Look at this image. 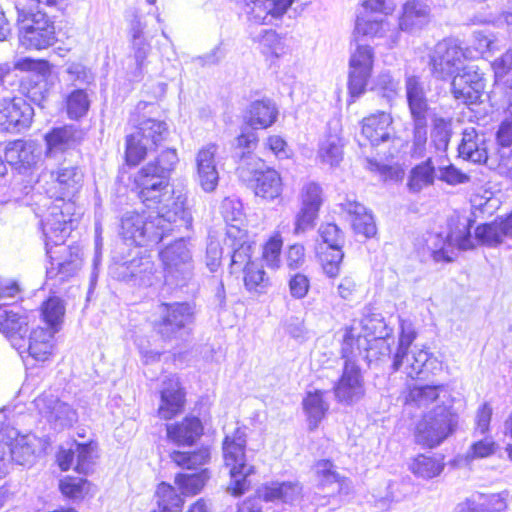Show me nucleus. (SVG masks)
<instances>
[{"instance_id": "3c124183", "label": "nucleus", "mask_w": 512, "mask_h": 512, "mask_svg": "<svg viewBox=\"0 0 512 512\" xmlns=\"http://www.w3.org/2000/svg\"><path fill=\"white\" fill-rule=\"evenodd\" d=\"M389 29V23L383 18H372L370 15L360 14L357 17L355 32L368 37H383Z\"/></svg>"}, {"instance_id": "20e7f679", "label": "nucleus", "mask_w": 512, "mask_h": 512, "mask_svg": "<svg viewBox=\"0 0 512 512\" xmlns=\"http://www.w3.org/2000/svg\"><path fill=\"white\" fill-rule=\"evenodd\" d=\"M14 6L22 46L41 50L55 43V26L49 12L57 8V0H15Z\"/></svg>"}, {"instance_id": "b1692460", "label": "nucleus", "mask_w": 512, "mask_h": 512, "mask_svg": "<svg viewBox=\"0 0 512 512\" xmlns=\"http://www.w3.org/2000/svg\"><path fill=\"white\" fill-rule=\"evenodd\" d=\"M53 181L52 196L64 201H73L83 186L84 174L76 166L61 167L50 174Z\"/></svg>"}, {"instance_id": "69168bd1", "label": "nucleus", "mask_w": 512, "mask_h": 512, "mask_svg": "<svg viewBox=\"0 0 512 512\" xmlns=\"http://www.w3.org/2000/svg\"><path fill=\"white\" fill-rule=\"evenodd\" d=\"M322 204V189L315 182L303 185L301 189V206L320 209Z\"/></svg>"}, {"instance_id": "473e14b6", "label": "nucleus", "mask_w": 512, "mask_h": 512, "mask_svg": "<svg viewBox=\"0 0 512 512\" xmlns=\"http://www.w3.org/2000/svg\"><path fill=\"white\" fill-rule=\"evenodd\" d=\"M167 437L177 445H193L203 434V425L198 417L187 416L182 421L166 426Z\"/></svg>"}, {"instance_id": "37998d69", "label": "nucleus", "mask_w": 512, "mask_h": 512, "mask_svg": "<svg viewBox=\"0 0 512 512\" xmlns=\"http://www.w3.org/2000/svg\"><path fill=\"white\" fill-rule=\"evenodd\" d=\"M347 330H351V328H347L345 332ZM352 330L355 331L354 328ZM354 335L355 337L364 338L367 342L365 346L361 347V354L356 350L357 360L362 358L367 361L368 365H377L383 358L390 355V345L384 336H376L372 341H369L366 336H361L356 332H354Z\"/></svg>"}, {"instance_id": "cd10ccee", "label": "nucleus", "mask_w": 512, "mask_h": 512, "mask_svg": "<svg viewBox=\"0 0 512 512\" xmlns=\"http://www.w3.org/2000/svg\"><path fill=\"white\" fill-rule=\"evenodd\" d=\"M218 146L210 143L199 150L196 156L197 174L201 187L212 192L218 185L219 173L215 163Z\"/></svg>"}, {"instance_id": "2f4dec72", "label": "nucleus", "mask_w": 512, "mask_h": 512, "mask_svg": "<svg viewBox=\"0 0 512 512\" xmlns=\"http://www.w3.org/2000/svg\"><path fill=\"white\" fill-rule=\"evenodd\" d=\"M341 211L346 214L354 231L369 238L376 234L374 218L366 207L354 200L346 199L340 204Z\"/></svg>"}, {"instance_id": "4be33fe9", "label": "nucleus", "mask_w": 512, "mask_h": 512, "mask_svg": "<svg viewBox=\"0 0 512 512\" xmlns=\"http://www.w3.org/2000/svg\"><path fill=\"white\" fill-rule=\"evenodd\" d=\"M406 404L429 411L436 405H452V399L445 385L415 384L409 388Z\"/></svg>"}, {"instance_id": "09e8293b", "label": "nucleus", "mask_w": 512, "mask_h": 512, "mask_svg": "<svg viewBox=\"0 0 512 512\" xmlns=\"http://www.w3.org/2000/svg\"><path fill=\"white\" fill-rule=\"evenodd\" d=\"M156 496L160 512H180L182 510L184 501L171 485L164 482L159 484Z\"/></svg>"}, {"instance_id": "ddd939ff", "label": "nucleus", "mask_w": 512, "mask_h": 512, "mask_svg": "<svg viewBox=\"0 0 512 512\" xmlns=\"http://www.w3.org/2000/svg\"><path fill=\"white\" fill-rule=\"evenodd\" d=\"M467 58L464 50L454 39L438 42L430 54V69L432 75L440 80L450 79L463 67Z\"/></svg>"}, {"instance_id": "13d9d810", "label": "nucleus", "mask_w": 512, "mask_h": 512, "mask_svg": "<svg viewBox=\"0 0 512 512\" xmlns=\"http://www.w3.org/2000/svg\"><path fill=\"white\" fill-rule=\"evenodd\" d=\"M343 257L344 253L342 248H325V250L321 252V265L324 273L328 277L334 278L339 275Z\"/></svg>"}, {"instance_id": "0e129e2a", "label": "nucleus", "mask_w": 512, "mask_h": 512, "mask_svg": "<svg viewBox=\"0 0 512 512\" xmlns=\"http://www.w3.org/2000/svg\"><path fill=\"white\" fill-rule=\"evenodd\" d=\"M319 234L326 248H342L344 236L342 231L334 223L323 224L319 228Z\"/></svg>"}, {"instance_id": "774afa93", "label": "nucleus", "mask_w": 512, "mask_h": 512, "mask_svg": "<svg viewBox=\"0 0 512 512\" xmlns=\"http://www.w3.org/2000/svg\"><path fill=\"white\" fill-rule=\"evenodd\" d=\"M319 209L301 206L300 211L296 215L295 234L304 233L312 229L318 216Z\"/></svg>"}, {"instance_id": "680f3d73", "label": "nucleus", "mask_w": 512, "mask_h": 512, "mask_svg": "<svg viewBox=\"0 0 512 512\" xmlns=\"http://www.w3.org/2000/svg\"><path fill=\"white\" fill-rule=\"evenodd\" d=\"M135 67L131 71L132 80L138 81L143 76L145 60L150 52V44L146 40L131 42Z\"/></svg>"}, {"instance_id": "603ef678", "label": "nucleus", "mask_w": 512, "mask_h": 512, "mask_svg": "<svg viewBox=\"0 0 512 512\" xmlns=\"http://www.w3.org/2000/svg\"><path fill=\"white\" fill-rule=\"evenodd\" d=\"M208 479L209 475L207 470L202 469L196 473L178 474L175 477V482L183 494L195 495L202 490Z\"/></svg>"}, {"instance_id": "e2e57ef3", "label": "nucleus", "mask_w": 512, "mask_h": 512, "mask_svg": "<svg viewBox=\"0 0 512 512\" xmlns=\"http://www.w3.org/2000/svg\"><path fill=\"white\" fill-rule=\"evenodd\" d=\"M237 512H281V510L277 505L267 503L259 489L255 496L245 499L238 505Z\"/></svg>"}, {"instance_id": "9d476101", "label": "nucleus", "mask_w": 512, "mask_h": 512, "mask_svg": "<svg viewBox=\"0 0 512 512\" xmlns=\"http://www.w3.org/2000/svg\"><path fill=\"white\" fill-rule=\"evenodd\" d=\"M164 267L165 283L171 286H185L194 276L192 253L184 238L166 245L159 252Z\"/></svg>"}, {"instance_id": "f03ea898", "label": "nucleus", "mask_w": 512, "mask_h": 512, "mask_svg": "<svg viewBox=\"0 0 512 512\" xmlns=\"http://www.w3.org/2000/svg\"><path fill=\"white\" fill-rule=\"evenodd\" d=\"M153 209H156L155 215L127 212L121 219L123 238L137 246H148L158 244L175 229H187L191 225V215L180 202H175L174 210L168 203Z\"/></svg>"}, {"instance_id": "4c0bfd02", "label": "nucleus", "mask_w": 512, "mask_h": 512, "mask_svg": "<svg viewBox=\"0 0 512 512\" xmlns=\"http://www.w3.org/2000/svg\"><path fill=\"white\" fill-rule=\"evenodd\" d=\"M392 118L386 112L372 114L363 119L362 135L374 145L390 139Z\"/></svg>"}, {"instance_id": "a18cd8bd", "label": "nucleus", "mask_w": 512, "mask_h": 512, "mask_svg": "<svg viewBox=\"0 0 512 512\" xmlns=\"http://www.w3.org/2000/svg\"><path fill=\"white\" fill-rule=\"evenodd\" d=\"M33 142L18 140L12 143L5 152L6 160L10 163L31 166L36 163L38 155L35 153Z\"/></svg>"}, {"instance_id": "f257e3e1", "label": "nucleus", "mask_w": 512, "mask_h": 512, "mask_svg": "<svg viewBox=\"0 0 512 512\" xmlns=\"http://www.w3.org/2000/svg\"><path fill=\"white\" fill-rule=\"evenodd\" d=\"M34 189L30 184H15L12 188L13 201L26 206L36 205L34 211L41 218L45 247L61 246L73 229L77 209L75 202L58 198L51 200L40 193H34Z\"/></svg>"}, {"instance_id": "6e6552de", "label": "nucleus", "mask_w": 512, "mask_h": 512, "mask_svg": "<svg viewBox=\"0 0 512 512\" xmlns=\"http://www.w3.org/2000/svg\"><path fill=\"white\" fill-rule=\"evenodd\" d=\"M131 122L137 123L136 131L126 137L125 155L129 165H136L166 139L168 127L164 121L153 118L139 120L134 115Z\"/></svg>"}, {"instance_id": "4d7b16f0", "label": "nucleus", "mask_w": 512, "mask_h": 512, "mask_svg": "<svg viewBox=\"0 0 512 512\" xmlns=\"http://www.w3.org/2000/svg\"><path fill=\"white\" fill-rule=\"evenodd\" d=\"M452 135V120L436 117L433 121L432 139L437 150L445 151Z\"/></svg>"}, {"instance_id": "a878e982", "label": "nucleus", "mask_w": 512, "mask_h": 512, "mask_svg": "<svg viewBox=\"0 0 512 512\" xmlns=\"http://www.w3.org/2000/svg\"><path fill=\"white\" fill-rule=\"evenodd\" d=\"M458 155L475 164H487L489 155L485 135L474 127L465 128L458 145Z\"/></svg>"}, {"instance_id": "1a4fd4ad", "label": "nucleus", "mask_w": 512, "mask_h": 512, "mask_svg": "<svg viewBox=\"0 0 512 512\" xmlns=\"http://www.w3.org/2000/svg\"><path fill=\"white\" fill-rule=\"evenodd\" d=\"M247 159V162L237 167L239 178L249 183L257 197L268 201L279 198L283 190L280 174L275 169L267 167L264 161L256 156H249Z\"/></svg>"}, {"instance_id": "c85d7f7f", "label": "nucleus", "mask_w": 512, "mask_h": 512, "mask_svg": "<svg viewBox=\"0 0 512 512\" xmlns=\"http://www.w3.org/2000/svg\"><path fill=\"white\" fill-rule=\"evenodd\" d=\"M267 503L277 505L278 502L293 505L302 497V485L298 481L271 482L260 489Z\"/></svg>"}, {"instance_id": "f8f14e48", "label": "nucleus", "mask_w": 512, "mask_h": 512, "mask_svg": "<svg viewBox=\"0 0 512 512\" xmlns=\"http://www.w3.org/2000/svg\"><path fill=\"white\" fill-rule=\"evenodd\" d=\"M426 249L435 262H451L454 249L468 250L473 248V240L468 220L459 222L455 230L446 236L441 233H429L425 239Z\"/></svg>"}, {"instance_id": "bb28decb", "label": "nucleus", "mask_w": 512, "mask_h": 512, "mask_svg": "<svg viewBox=\"0 0 512 512\" xmlns=\"http://www.w3.org/2000/svg\"><path fill=\"white\" fill-rule=\"evenodd\" d=\"M497 152L489 156L486 166L499 174L512 177V132L500 122L496 132Z\"/></svg>"}, {"instance_id": "c03bdc74", "label": "nucleus", "mask_w": 512, "mask_h": 512, "mask_svg": "<svg viewBox=\"0 0 512 512\" xmlns=\"http://www.w3.org/2000/svg\"><path fill=\"white\" fill-rule=\"evenodd\" d=\"M435 179V167L432 163L431 158L416 165L411 169L407 187L410 192L418 193L425 187H428L434 183Z\"/></svg>"}, {"instance_id": "39448f33", "label": "nucleus", "mask_w": 512, "mask_h": 512, "mask_svg": "<svg viewBox=\"0 0 512 512\" xmlns=\"http://www.w3.org/2000/svg\"><path fill=\"white\" fill-rule=\"evenodd\" d=\"M366 344L364 338L355 337L352 329L347 330L343 336L341 353L345 362L342 374L333 387L335 399L341 404L352 405L365 394L364 378L357 365L356 350L361 354V347Z\"/></svg>"}, {"instance_id": "dca6fc26", "label": "nucleus", "mask_w": 512, "mask_h": 512, "mask_svg": "<svg viewBox=\"0 0 512 512\" xmlns=\"http://www.w3.org/2000/svg\"><path fill=\"white\" fill-rule=\"evenodd\" d=\"M374 51L368 45H358L349 59L348 90L352 97L362 95L372 74Z\"/></svg>"}, {"instance_id": "7c9ffc66", "label": "nucleus", "mask_w": 512, "mask_h": 512, "mask_svg": "<svg viewBox=\"0 0 512 512\" xmlns=\"http://www.w3.org/2000/svg\"><path fill=\"white\" fill-rule=\"evenodd\" d=\"M429 360V353L423 349L397 348L392 362L394 371H402L408 377H418Z\"/></svg>"}, {"instance_id": "bf43d9fd", "label": "nucleus", "mask_w": 512, "mask_h": 512, "mask_svg": "<svg viewBox=\"0 0 512 512\" xmlns=\"http://www.w3.org/2000/svg\"><path fill=\"white\" fill-rule=\"evenodd\" d=\"M413 120V144L411 153L415 158H422L426 150L428 118Z\"/></svg>"}, {"instance_id": "e433bc0d", "label": "nucleus", "mask_w": 512, "mask_h": 512, "mask_svg": "<svg viewBox=\"0 0 512 512\" xmlns=\"http://www.w3.org/2000/svg\"><path fill=\"white\" fill-rule=\"evenodd\" d=\"M54 333L44 328L34 329L28 338V345L21 349L22 354L27 352L29 357L38 362L49 360L53 352Z\"/></svg>"}, {"instance_id": "423d86ee", "label": "nucleus", "mask_w": 512, "mask_h": 512, "mask_svg": "<svg viewBox=\"0 0 512 512\" xmlns=\"http://www.w3.org/2000/svg\"><path fill=\"white\" fill-rule=\"evenodd\" d=\"M246 443L247 435L242 428H237L231 434H227L223 441L224 461L231 476L229 490L235 496L242 495L248 490L249 477L255 472L252 460L246 454Z\"/></svg>"}, {"instance_id": "c9c22d12", "label": "nucleus", "mask_w": 512, "mask_h": 512, "mask_svg": "<svg viewBox=\"0 0 512 512\" xmlns=\"http://www.w3.org/2000/svg\"><path fill=\"white\" fill-rule=\"evenodd\" d=\"M278 109L270 99H261L249 104L244 119L253 129L270 127L277 119Z\"/></svg>"}, {"instance_id": "5fc2aeb1", "label": "nucleus", "mask_w": 512, "mask_h": 512, "mask_svg": "<svg viewBox=\"0 0 512 512\" xmlns=\"http://www.w3.org/2000/svg\"><path fill=\"white\" fill-rule=\"evenodd\" d=\"M475 236L479 242L487 246H496L502 242L503 237H507L502 221L478 226Z\"/></svg>"}, {"instance_id": "4468645a", "label": "nucleus", "mask_w": 512, "mask_h": 512, "mask_svg": "<svg viewBox=\"0 0 512 512\" xmlns=\"http://www.w3.org/2000/svg\"><path fill=\"white\" fill-rule=\"evenodd\" d=\"M53 246L46 247V253L50 258V265L46 268V284L56 286L57 281L63 282L74 276L82 266V250L78 247H62L63 257L56 258Z\"/></svg>"}, {"instance_id": "ea45409f", "label": "nucleus", "mask_w": 512, "mask_h": 512, "mask_svg": "<svg viewBox=\"0 0 512 512\" xmlns=\"http://www.w3.org/2000/svg\"><path fill=\"white\" fill-rule=\"evenodd\" d=\"M82 138V130L73 125L55 128L45 136L47 154L52 155L53 152L70 148L79 143Z\"/></svg>"}, {"instance_id": "864d4df0", "label": "nucleus", "mask_w": 512, "mask_h": 512, "mask_svg": "<svg viewBox=\"0 0 512 512\" xmlns=\"http://www.w3.org/2000/svg\"><path fill=\"white\" fill-rule=\"evenodd\" d=\"M244 285L249 292L263 294L270 286V280L263 268L255 263L244 272Z\"/></svg>"}, {"instance_id": "a19ab883", "label": "nucleus", "mask_w": 512, "mask_h": 512, "mask_svg": "<svg viewBox=\"0 0 512 512\" xmlns=\"http://www.w3.org/2000/svg\"><path fill=\"white\" fill-rule=\"evenodd\" d=\"M429 19V7L419 0L408 1L403 6L399 18V28L403 31H413L422 28Z\"/></svg>"}, {"instance_id": "f704fd0d", "label": "nucleus", "mask_w": 512, "mask_h": 512, "mask_svg": "<svg viewBox=\"0 0 512 512\" xmlns=\"http://www.w3.org/2000/svg\"><path fill=\"white\" fill-rule=\"evenodd\" d=\"M315 472L319 478L321 485H331V495L326 496H315L313 502L316 506H325L331 503V498L334 499V493H341L344 487H347V479L340 477V475L334 470V465L329 460H321L315 464Z\"/></svg>"}, {"instance_id": "7ed1b4c3", "label": "nucleus", "mask_w": 512, "mask_h": 512, "mask_svg": "<svg viewBox=\"0 0 512 512\" xmlns=\"http://www.w3.org/2000/svg\"><path fill=\"white\" fill-rule=\"evenodd\" d=\"M175 149H165L153 160L148 161L134 176L138 196L147 208L160 207L168 203L174 210L175 202L185 208V199L181 194L175 195L169 189L171 172L178 163Z\"/></svg>"}, {"instance_id": "c756f323", "label": "nucleus", "mask_w": 512, "mask_h": 512, "mask_svg": "<svg viewBox=\"0 0 512 512\" xmlns=\"http://www.w3.org/2000/svg\"><path fill=\"white\" fill-rule=\"evenodd\" d=\"M0 331L10 340L12 346L22 355L25 347V335L28 331L27 317L14 309L4 310L0 315Z\"/></svg>"}, {"instance_id": "de8ad7c7", "label": "nucleus", "mask_w": 512, "mask_h": 512, "mask_svg": "<svg viewBox=\"0 0 512 512\" xmlns=\"http://www.w3.org/2000/svg\"><path fill=\"white\" fill-rule=\"evenodd\" d=\"M170 458L183 469L197 470L209 461L210 452L208 448L204 447L193 452L173 451Z\"/></svg>"}, {"instance_id": "0eeeda50", "label": "nucleus", "mask_w": 512, "mask_h": 512, "mask_svg": "<svg viewBox=\"0 0 512 512\" xmlns=\"http://www.w3.org/2000/svg\"><path fill=\"white\" fill-rule=\"evenodd\" d=\"M458 419L453 405H436L417 423L416 442L429 448L440 445L456 430Z\"/></svg>"}, {"instance_id": "8fccbe9b", "label": "nucleus", "mask_w": 512, "mask_h": 512, "mask_svg": "<svg viewBox=\"0 0 512 512\" xmlns=\"http://www.w3.org/2000/svg\"><path fill=\"white\" fill-rule=\"evenodd\" d=\"M444 468V464L431 456L418 455L410 465L413 474L423 479H431L438 476Z\"/></svg>"}, {"instance_id": "338daca9", "label": "nucleus", "mask_w": 512, "mask_h": 512, "mask_svg": "<svg viewBox=\"0 0 512 512\" xmlns=\"http://www.w3.org/2000/svg\"><path fill=\"white\" fill-rule=\"evenodd\" d=\"M75 470L79 473H88L93 463V447L91 444H76L75 449Z\"/></svg>"}, {"instance_id": "49530a36", "label": "nucleus", "mask_w": 512, "mask_h": 512, "mask_svg": "<svg viewBox=\"0 0 512 512\" xmlns=\"http://www.w3.org/2000/svg\"><path fill=\"white\" fill-rule=\"evenodd\" d=\"M90 103V96L86 89H73L68 93L65 99V107L68 117L73 120H78L86 116L90 108Z\"/></svg>"}, {"instance_id": "f3484780", "label": "nucleus", "mask_w": 512, "mask_h": 512, "mask_svg": "<svg viewBox=\"0 0 512 512\" xmlns=\"http://www.w3.org/2000/svg\"><path fill=\"white\" fill-rule=\"evenodd\" d=\"M451 78L450 90L455 100L463 104H474L480 100L485 80L475 67L465 66Z\"/></svg>"}, {"instance_id": "052dcab7", "label": "nucleus", "mask_w": 512, "mask_h": 512, "mask_svg": "<svg viewBox=\"0 0 512 512\" xmlns=\"http://www.w3.org/2000/svg\"><path fill=\"white\" fill-rule=\"evenodd\" d=\"M480 512H502L507 508L508 492L476 494Z\"/></svg>"}, {"instance_id": "5701e85b", "label": "nucleus", "mask_w": 512, "mask_h": 512, "mask_svg": "<svg viewBox=\"0 0 512 512\" xmlns=\"http://www.w3.org/2000/svg\"><path fill=\"white\" fill-rule=\"evenodd\" d=\"M185 405V392L180 386L178 377L171 375L163 380L160 390V404L157 409L158 416L170 420L180 414Z\"/></svg>"}, {"instance_id": "9b49d317", "label": "nucleus", "mask_w": 512, "mask_h": 512, "mask_svg": "<svg viewBox=\"0 0 512 512\" xmlns=\"http://www.w3.org/2000/svg\"><path fill=\"white\" fill-rule=\"evenodd\" d=\"M194 312L188 303H162L154 328L165 342L184 340L191 332Z\"/></svg>"}, {"instance_id": "393cba45", "label": "nucleus", "mask_w": 512, "mask_h": 512, "mask_svg": "<svg viewBox=\"0 0 512 512\" xmlns=\"http://www.w3.org/2000/svg\"><path fill=\"white\" fill-rule=\"evenodd\" d=\"M33 114L30 104L22 98H15L0 110V124L7 131L18 133L30 126Z\"/></svg>"}, {"instance_id": "a211bd4d", "label": "nucleus", "mask_w": 512, "mask_h": 512, "mask_svg": "<svg viewBox=\"0 0 512 512\" xmlns=\"http://www.w3.org/2000/svg\"><path fill=\"white\" fill-rule=\"evenodd\" d=\"M39 414L55 430L71 427L77 421V412L69 404L51 393H43L34 401Z\"/></svg>"}, {"instance_id": "6ab92c4d", "label": "nucleus", "mask_w": 512, "mask_h": 512, "mask_svg": "<svg viewBox=\"0 0 512 512\" xmlns=\"http://www.w3.org/2000/svg\"><path fill=\"white\" fill-rule=\"evenodd\" d=\"M154 272V262L148 255L134 256L111 267V273L115 278L139 286L152 285Z\"/></svg>"}, {"instance_id": "72a5a7b5", "label": "nucleus", "mask_w": 512, "mask_h": 512, "mask_svg": "<svg viewBox=\"0 0 512 512\" xmlns=\"http://www.w3.org/2000/svg\"><path fill=\"white\" fill-rule=\"evenodd\" d=\"M405 90L411 118H428L429 105L424 82L418 76H407Z\"/></svg>"}, {"instance_id": "412c9836", "label": "nucleus", "mask_w": 512, "mask_h": 512, "mask_svg": "<svg viewBox=\"0 0 512 512\" xmlns=\"http://www.w3.org/2000/svg\"><path fill=\"white\" fill-rule=\"evenodd\" d=\"M294 0H245L244 11L254 24H272L291 7Z\"/></svg>"}, {"instance_id": "2eb2a0df", "label": "nucleus", "mask_w": 512, "mask_h": 512, "mask_svg": "<svg viewBox=\"0 0 512 512\" xmlns=\"http://www.w3.org/2000/svg\"><path fill=\"white\" fill-rule=\"evenodd\" d=\"M39 443L35 435H19L16 429H10L8 440L0 444V475L4 473L6 463L10 460L19 465L30 463Z\"/></svg>"}, {"instance_id": "aec40b11", "label": "nucleus", "mask_w": 512, "mask_h": 512, "mask_svg": "<svg viewBox=\"0 0 512 512\" xmlns=\"http://www.w3.org/2000/svg\"><path fill=\"white\" fill-rule=\"evenodd\" d=\"M224 245L230 250V273L245 272L247 267L254 265L251 261L252 245L245 230L236 225H230L226 231Z\"/></svg>"}, {"instance_id": "58836bf2", "label": "nucleus", "mask_w": 512, "mask_h": 512, "mask_svg": "<svg viewBox=\"0 0 512 512\" xmlns=\"http://www.w3.org/2000/svg\"><path fill=\"white\" fill-rule=\"evenodd\" d=\"M343 146L339 129L330 125L328 132L319 143L318 158L331 167L337 166L343 159Z\"/></svg>"}, {"instance_id": "6e6d98bb", "label": "nucleus", "mask_w": 512, "mask_h": 512, "mask_svg": "<svg viewBox=\"0 0 512 512\" xmlns=\"http://www.w3.org/2000/svg\"><path fill=\"white\" fill-rule=\"evenodd\" d=\"M65 313L63 302L58 297H50L43 303L42 315L44 321L50 326L51 331L57 332Z\"/></svg>"}, {"instance_id": "79ce46f5", "label": "nucleus", "mask_w": 512, "mask_h": 512, "mask_svg": "<svg viewBox=\"0 0 512 512\" xmlns=\"http://www.w3.org/2000/svg\"><path fill=\"white\" fill-rule=\"evenodd\" d=\"M327 391L314 390L307 392L303 399V409L307 415L310 429H315L329 410V403L324 399Z\"/></svg>"}]
</instances>
